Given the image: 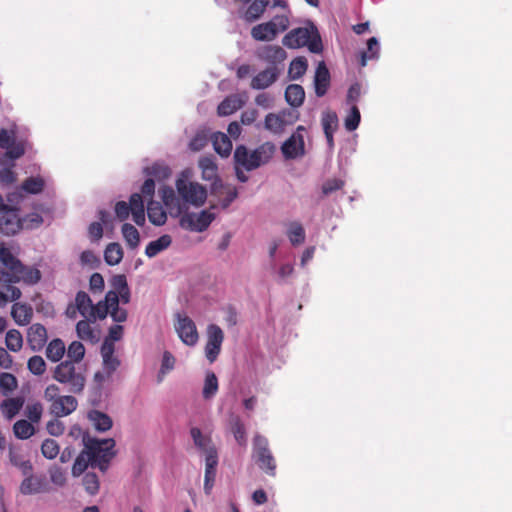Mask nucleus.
<instances>
[{"label": "nucleus", "mask_w": 512, "mask_h": 512, "mask_svg": "<svg viewBox=\"0 0 512 512\" xmlns=\"http://www.w3.org/2000/svg\"><path fill=\"white\" fill-rule=\"evenodd\" d=\"M122 235L131 249H135L140 243L139 231L129 223H124L121 228Z\"/></svg>", "instance_id": "79ce46f5"}, {"label": "nucleus", "mask_w": 512, "mask_h": 512, "mask_svg": "<svg viewBox=\"0 0 512 512\" xmlns=\"http://www.w3.org/2000/svg\"><path fill=\"white\" fill-rule=\"evenodd\" d=\"M66 351L64 342L59 339H53L46 348V356L52 362H58L62 359Z\"/></svg>", "instance_id": "4c0bfd02"}, {"label": "nucleus", "mask_w": 512, "mask_h": 512, "mask_svg": "<svg viewBox=\"0 0 512 512\" xmlns=\"http://www.w3.org/2000/svg\"><path fill=\"white\" fill-rule=\"evenodd\" d=\"M305 99L304 88L299 84H290L285 90V100L292 107H300Z\"/></svg>", "instance_id": "7c9ffc66"}, {"label": "nucleus", "mask_w": 512, "mask_h": 512, "mask_svg": "<svg viewBox=\"0 0 512 512\" xmlns=\"http://www.w3.org/2000/svg\"><path fill=\"white\" fill-rule=\"evenodd\" d=\"M210 138H211L214 150L221 157H227L230 155L231 150H232V142L226 134H224L222 132H215L210 136Z\"/></svg>", "instance_id": "a878e982"}, {"label": "nucleus", "mask_w": 512, "mask_h": 512, "mask_svg": "<svg viewBox=\"0 0 512 512\" xmlns=\"http://www.w3.org/2000/svg\"><path fill=\"white\" fill-rule=\"evenodd\" d=\"M42 412L43 407L39 402L28 405L26 408V416L32 423H38L40 421Z\"/></svg>", "instance_id": "e2e57ef3"}, {"label": "nucleus", "mask_w": 512, "mask_h": 512, "mask_svg": "<svg viewBox=\"0 0 512 512\" xmlns=\"http://www.w3.org/2000/svg\"><path fill=\"white\" fill-rule=\"evenodd\" d=\"M115 346L109 340H104L101 345L103 367L108 376L112 375L120 366V361L114 356Z\"/></svg>", "instance_id": "412c9836"}, {"label": "nucleus", "mask_w": 512, "mask_h": 512, "mask_svg": "<svg viewBox=\"0 0 512 512\" xmlns=\"http://www.w3.org/2000/svg\"><path fill=\"white\" fill-rule=\"evenodd\" d=\"M17 388V379L13 374L3 372L0 374V390L7 396Z\"/></svg>", "instance_id": "5fc2aeb1"}, {"label": "nucleus", "mask_w": 512, "mask_h": 512, "mask_svg": "<svg viewBox=\"0 0 512 512\" xmlns=\"http://www.w3.org/2000/svg\"><path fill=\"white\" fill-rule=\"evenodd\" d=\"M22 220V227L25 226L28 229H34L43 223V218L38 213H31L24 217Z\"/></svg>", "instance_id": "338daca9"}, {"label": "nucleus", "mask_w": 512, "mask_h": 512, "mask_svg": "<svg viewBox=\"0 0 512 512\" xmlns=\"http://www.w3.org/2000/svg\"><path fill=\"white\" fill-rule=\"evenodd\" d=\"M223 340L222 329L216 324H210L207 328V343L205 346V356L210 363L217 359Z\"/></svg>", "instance_id": "f8f14e48"}, {"label": "nucleus", "mask_w": 512, "mask_h": 512, "mask_svg": "<svg viewBox=\"0 0 512 512\" xmlns=\"http://www.w3.org/2000/svg\"><path fill=\"white\" fill-rule=\"evenodd\" d=\"M252 458L258 467L270 476L276 474V461L269 448L268 439L260 434L253 438Z\"/></svg>", "instance_id": "423d86ee"}, {"label": "nucleus", "mask_w": 512, "mask_h": 512, "mask_svg": "<svg viewBox=\"0 0 512 512\" xmlns=\"http://www.w3.org/2000/svg\"><path fill=\"white\" fill-rule=\"evenodd\" d=\"M269 4L270 0L252 1L244 13V19L249 23L257 21L264 14Z\"/></svg>", "instance_id": "c85d7f7f"}, {"label": "nucleus", "mask_w": 512, "mask_h": 512, "mask_svg": "<svg viewBox=\"0 0 512 512\" xmlns=\"http://www.w3.org/2000/svg\"><path fill=\"white\" fill-rule=\"evenodd\" d=\"M44 180L40 177H29L21 185V189L30 194H38L44 188Z\"/></svg>", "instance_id": "864d4df0"}, {"label": "nucleus", "mask_w": 512, "mask_h": 512, "mask_svg": "<svg viewBox=\"0 0 512 512\" xmlns=\"http://www.w3.org/2000/svg\"><path fill=\"white\" fill-rule=\"evenodd\" d=\"M119 304V297L115 291H108L105 298L99 301L97 304H93L91 314L88 317V321H95L96 319H105L110 314L112 305Z\"/></svg>", "instance_id": "dca6fc26"}, {"label": "nucleus", "mask_w": 512, "mask_h": 512, "mask_svg": "<svg viewBox=\"0 0 512 512\" xmlns=\"http://www.w3.org/2000/svg\"><path fill=\"white\" fill-rule=\"evenodd\" d=\"M105 282L100 273H93L89 280V289L93 293H100L104 290Z\"/></svg>", "instance_id": "69168bd1"}, {"label": "nucleus", "mask_w": 512, "mask_h": 512, "mask_svg": "<svg viewBox=\"0 0 512 512\" xmlns=\"http://www.w3.org/2000/svg\"><path fill=\"white\" fill-rule=\"evenodd\" d=\"M28 146L26 137L19 135L18 128L15 126L10 130H0V148L5 149V156L12 160H17L25 154Z\"/></svg>", "instance_id": "0eeeda50"}, {"label": "nucleus", "mask_w": 512, "mask_h": 512, "mask_svg": "<svg viewBox=\"0 0 512 512\" xmlns=\"http://www.w3.org/2000/svg\"><path fill=\"white\" fill-rule=\"evenodd\" d=\"M11 316L18 325L25 326L32 319L33 309L28 304L14 303L11 309Z\"/></svg>", "instance_id": "b1692460"}, {"label": "nucleus", "mask_w": 512, "mask_h": 512, "mask_svg": "<svg viewBox=\"0 0 512 512\" xmlns=\"http://www.w3.org/2000/svg\"><path fill=\"white\" fill-rule=\"evenodd\" d=\"M84 450L77 456L72 467V475L80 476L90 465L102 472L107 471L115 456V441L112 438L98 439L89 434L83 435Z\"/></svg>", "instance_id": "f03ea898"}, {"label": "nucleus", "mask_w": 512, "mask_h": 512, "mask_svg": "<svg viewBox=\"0 0 512 512\" xmlns=\"http://www.w3.org/2000/svg\"><path fill=\"white\" fill-rule=\"evenodd\" d=\"M208 142V134L206 131H198L189 142V148L192 151H200Z\"/></svg>", "instance_id": "680f3d73"}, {"label": "nucleus", "mask_w": 512, "mask_h": 512, "mask_svg": "<svg viewBox=\"0 0 512 512\" xmlns=\"http://www.w3.org/2000/svg\"><path fill=\"white\" fill-rule=\"evenodd\" d=\"M287 125L281 114L269 113L265 117L264 127L273 134H281Z\"/></svg>", "instance_id": "f704fd0d"}, {"label": "nucleus", "mask_w": 512, "mask_h": 512, "mask_svg": "<svg viewBox=\"0 0 512 512\" xmlns=\"http://www.w3.org/2000/svg\"><path fill=\"white\" fill-rule=\"evenodd\" d=\"M286 235L292 246L301 245L304 243L306 238V233L302 224L297 221H293L288 224Z\"/></svg>", "instance_id": "473e14b6"}, {"label": "nucleus", "mask_w": 512, "mask_h": 512, "mask_svg": "<svg viewBox=\"0 0 512 512\" xmlns=\"http://www.w3.org/2000/svg\"><path fill=\"white\" fill-rule=\"evenodd\" d=\"M47 486L48 483L44 475H30L22 481L20 492L23 495L38 494L47 491Z\"/></svg>", "instance_id": "aec40b11"}, {"label": "nucleus", "mask_w": 512, "mask_h": 512, "mask_svg": "<svg viewBox=\"0 0 512 512\" xmlns=\"http://www.w3.org/2000/svg\"><path fill=\"white\" fill-rule=\"evenodd\" d=\"M251 36L257 41H272L276 38V31L269 22L261 23L251 29Z\"/></svg>", "instance_id": "c9c22d12"}, {"label": "nucleus", "mask_w": 512, "mask_h": 512, "mask_svg": "<svg viewBox=\"0 0 512 512\" xmlns=\"http://www.w3.org/2000/svg\"><path fill=\"white\" fill-rule=\"evenodd\" d=\"M0 262L3 266H5L8 270H10L11 274L19 267L21 261L13 255L11 250L6 247H0Z\"/></svg>", "instance_id": "a18cd8bd"}, {"label": "nucleus", "mask_w": 512, "mask_h": 512, "mask_svg": "<svg viewBox=\"0 0 512 512\" xmlns=\"http://www.w3.org/2000/svg\"><path fill=\"white\" fill-rule=\"evenodd\" d=\"M22 228L19 209L8 206L0 209V233L5 236L15 235Z\"/></svg>", "instance_id": "9d476101"}, {"label": "nucleus", "mask_w": 512, "mask_h": 512, "mask_svg": "<svg viewBox=\"0 0 512 512\" xmlns=\"http://www.w3.org/2000/svg\"><path fill=\"white\" fill-rule=\"evenodd\" d=\"M147 215L149 221L155 226H162L167 221V212L160 202L150 200L147 204Z\"/></svg>", "instance_id": "393cba45"}, {"label": "nucleus", "mask_w": 512, "mask_h": 512, "mask_svg": "<svg viewBox=\"0 0 512 512\" xmlns=\"http://www.w3.org/2000/svg\"><path fill=\"white\" fill-rule=\"evenodd\" d=\"M379 42L376 37H371L367 42V51L361 52V66L364 67L367 64L368 59H377L379 54Z\"/></svg>", "instance_id": "49530a36"}, {"label": "nucleus", "mask_w": 512, "mask_h": 512, "mask_svg": "<svg viewBox=\"0 0 512 512\" xmlns=\"http://www.w3.org/2000/svg\"><path fill=\"white\" fill-rule=\"evenodd\" d=\"M271 27L276 31V36L279 33L286 31L290 25L289 16L287 14L275 15L268 21Z\"/></svg>", "instance_id": "13d9d810"}, {"label": "nucleus", "mask_w": 512, "mask_h": 512, "mask_svg": "<svg viewBox=\"0 0 512 512\" xmlns=\"http://www.w3.org/2000/svg\"><path fill=\"white\" fill-rule=\"evenodd\" d=\"M123 258V250L119 243H109L104 251V260L110 265L114 266L121 262Z\"/></svg>", "instance_id": "58836bf2"}, {"label": "nucleus", "mask_w": 512, "mask_h": 512, "mask_svg": "<svg viewBox=\"0 0 512 512\" xmlns=\"http://www.w3.org/2000/svg\"><path fill=\"white\" fill-rule=\"evenodd\" d=\"M266 270L274 281L280 285L287 284L294 275V265L291 262H283L281 259L267 262Z\"/></svg>", "instance_id": "4468645a"}, {"label": "nucleus", "mask_w": 512, "mask_h": 512, "mask_svg": "<svg viewBox=\"0 0 512 512\" xmlns=\"http://www.w3.org/2000/svg\"><path fill=\"white\" fill-rule=\"evenodd\" d=\"M5 343L9 350L13 352L19 351L23 344L21 333L15 329L9 330L6 334Z\"/></svg>", "instance_id": "603ef678"}, {"label": "nucleus", "mask_w": 512, "mask_h": 512, "mask_svg": "<svg viewBox=\"0 0 512 512\" xmlns=\"http://www.w3.org/2000/svg\"><path fill=\"white\" fill-rule=\"evenodd\" d=\"M41 272L33 266H26L22 262L11 274L8 282H23L27 285H35L41 280Z\"/></svg>", "instance_id": "2eb2a0df"}, {"label": "nucleus", "mask_w": 512, "mask_h": 512, "mask_svg": "<svg viewBox=\"0 0 512 512\" xmlns=\"http://www.w3.org/2000/svg\"><path fill=\"white\" fill-rule=\"evenodd\" d=\"M21 297L19 288L10 284L0 287V307L6 306L9 301H16Z\"/></svg>", "instance_id": "c03bdc74"}, {"label": "nucleus", "mask_w": 512, "mask_h": 512, "mask_svg": "<svg viewBox=\"0 0 512 512\" xmlns=\"http://www.w3.org/2000/svg\"><path fill=\"white\" fill-rule=\"evenodd\" d=\"M321 123H322L324 133H327V132L334 133V131L338 127L337 114L333 111H324L322 113Z\"/></svg>", "instance_id": "6e6d98bb"}, {"label": "nucleus", "mask_w": 512, "mask_h": 512, "mask_svg": "<svg viewBox=\"0 0 512 512\" xmlns=\"http://www.w3.org/2000/svg\"><path fill=\"white\" fill-rule=\"evenodd\" d=\"M244 105V101L239 95H230L226 97L218 105V114L220 116H228L240 109Z\"/></svg>", "instance_id": "c756f323"}, {"label": "nucleus", "mask_w": 512, "mask_h": 512, "mask_svg": "<svg viewBox=\"0 0 512 512\" xmlns=\"http://www.w3.org/2000/svg\"><path fill=\"white\" fill-rule=\"evenodd\" d=\"M13 431L17 438L24 440L31 437L34 434L35 429L27 420H18L13 425Z\"/></svg>", "instance_id": "de8ad7c7"}, {"label": "nucleus", "mask_w": 512, "mask_h": 512, "mask_svg": "<svg viewBox=\"0 0 512 512\" xmlns=\"http://www.w3.org/2000/svg\"><path fill=\"white\" fill-rule=\"evenodd\" d=\"M190 435L193 439L194 445L204 454L210 453V450H216L212 439L209 436L202 434V431L198 427H192L190 429Z\"/></svg>", "instance_id": "cd10ccee"}, {"label": "nucleus", "mask_w": 512, "mask_h": 512, "mask_svg": "<svg viewBox=\"0 0 512 512\" xmlns=\"http://www.w3.org/2000/svg\"><path fill=\"white\" fill-rule=\"evenodd\" d=\"M306 128L298 126L295 132L283 142L281 152L286 160L301 158L305 155L304 133Z\"/></svg>", "instance_id": "1a4fd4ad"}, {"label": "nucleus", "mask_w": 512, "mask_h": 512, "mask_svg": "<svg viewBox=\"0 0 512 512\" xmlns=\"http://www.w3.org/2000/svg\"><path fill=\"white\" fill-rule=\"evenodd\" d=\"M218 391V379L213 372H208L205 377L202 396L204 399H212Z\"/></svg>", "instance_id": "37998d69"}, {"label": "nucleus", "mask_w": 512, "mask_h": 512, "mask_svg": "<svg viewBox=\"0 0 512 512\" xmlns=\"http://www.w3.org/2000/svg\"><path fill=\"white\" fill-rule=\"evenodd\" d=\"M308 64L307 60L303 57L295 58L289 67V76L292 80L299 79L302 77L306 70H307Z\"/></svg>", "instance_id": "8fccbe9b"}, {"label": "nucleus", "mask_w": 512, "mask_h": 512, "mask_svg": "<svg viewBox=\"0 0 512 512\" xmlns=\"http://www.w3.org/2000/svg\"><path fill=\"white\" fill-rule=\"evenodd\" d=\"M198 165L202 172V179L212 182L211 190L213 193L223 187V183L218 176V166L212 156L200 158Z\"/></svg>", "instance_id": "ddd939ff"}, {"label": "nucleus", "mask_w": 512, "mask_h": 512, "mask_svg": "<svg viewBox=\"0 0 512 512\" xmlns=\"http://www.w3.org/2000/svg\"><path fill=\"white\" fill-rule=\"evenodd\" d=\"M80 262L82 265H88L91 268H95L100 263V260L93 251L85 250L80 255Z\"/></svg>", "instance_id": "774afa93"}, {"label": "nucleus", "mask_w": 512, "mask_h": 512, "mask_svg": "<svg viewBox=\"0 0 512 512\" xmlns=\"http://www.w3.org/2000/svg\"><path fill=\"white\" fill-rule=\"evenodd\" d=\"M230 428L231 432L240 446H246L247 444V436L246 429L238 416H232L230 419Z\"/></svg>", "instance_id": "a19ab883"}, {"label": "nucleus", "mask_w": 512, "mask_h": 512, "mask_svg": "<svg viewBox=\"0 0 512 512\" xmlns=\"http://www.w3.org/2000/svg\"><path fill=\"white\" fill-rule=\"evenodd\" d=\"M88 320H81L76 325V331L79 338L86 340L93 337V330Z\"/></svg>", "instance_id": "0e129e2a"}, {"label": "nucleus", "mask_w": 512, "mask_h": 512, "mask_svg": "<svg viewBox=\"0 0 512 512\" xmlns=\"http://www.w3.org/2000/svg\"><path fill=\"white\" fill-rule=\"evenodd\" d=\"M83 485L88 494L95 495L99 491V479L96 473H86L83 477Z\"/></svg>", "instance_id": "4d7b16f0"}, {"label": "nucleus", "mask_w": 512, "mask_h": 512, "mask_svg": "<svg viewBox=\"0 0 512 512\" xmlns=\"http://www.w3.org/2000/svg\"><path fill=\"white\" fill-rule=\"evenodd\" d=\"M29 371L37 376L42 375L46 370V363L41 356H32L27 363Z\"/></svg>", "instance_id": "bf43d9fd"}, {"label": "nucleus", "mask_w": 512, "mask_h": 512, "mask_svg": "<svg viewBox=\"0 0 512 512\" xmlns=\"http://www.w3.org/2000/svg\"><path fill=\"white\" fill-rule=\"evenodd\" d=\"M280 70L276 66H269L252 78L251 88L263 90L270 87L278 79Z\"/></svg>", "instance_id": "f3484780"}, {"label": "nucleus", "mask_w": 512, "mask_h": 512, "mask_svg": "<svg viewBox=\"0 0 512 512\" xmlns=\"http://www.w3.org/2000/svg\"><path fill=\"white\" fill-rule=\"evenodd\" d=\"M360 120L361 115L358 107L356 105H352L344 120L345 129L349 132L356 130L360 124Z\"/></svg>", "instance_id": "3c124183"}, {"label": "nucleus", "mask_w": 512, "mask_h": 512, "mask_svg": "<svg viewBox=\"0 0 512 512\" xmlns=\"http://www.w3.org/2000/svg\"><path fill=\"white\" fill-rule=\"evenodd\" d=\"M78 401L74 396H60L51 404V413L56 417H63L71 414L77 409Z\"/></svg>", "instance_id": "6ab92c4d"}, {"label": "nucleus", "mask_w": 512, "mask_h": 512, "mask_svg": "<svg viewBox=\"0 0 512 512\" xmlns=\"http://www.w3.org/2000/svg\"><path fill=\"white\" fill-rule=\"evenodd\" d=\"M88 419L93 423L98 432H106L112 428L113 421L111 417L99 410H91L88 412Z\"/></svg>", "instance_id": "bb28decb"}, {"label": "nucleus", "mask_w": 512, "mask_h": 512, "mask_svg": "<svg viewBox=\"0 0 512 512\" xmlns=\"http://www.w3.org/2000/svg\"><path fill=\"white\" fill-rule=\"evenodd\" d=\"M23 404L24 400L21 397L9 398L2 401L0 409L3 415L11 420L19 413Z\"/></svg>", "instance_id": "72a5a7b5"}, {"label": "nucleus", "mask_w": 512, "mask_h": 512, "mask_svg": "<svg viewBox=\"0 0 512 512\" xmlns=\"http://www.w3.org/2000/svg\"><path fill=\"white\" fill-rule=\"evenodd\" d=\"M175 330L182 340L188 346H193L198 341V332L194 321L184 313H176Z\"/></svg>", "instance_id": "9b49d317"}, {"label": "nucleus", "mask_w": 512, "mask_h": 512, "mask_svg": "<svg viewBox=\"0 0 512 512\" xmlns=\"http://www.w3.org/2000/svg\"><path fill=\"white\" fill-rule=\"evenodd\" d=\"M330 84V73L324 62H320L316 68L314 76L315 94L323 97Z\"/></svg>", "instance_id": "5701e85b"}, {"label": "nucleus", "mask_w": 512, "mask_h": 512, "mask_svg": "<svg viewBox=\"0 0 512 512\" xmlns=\"http://www.w3.org/2000/svg\"><path fill=\"white\" fill-rule=\"evenodd\" d=\"M85 347L80 341H73L67 349L68 361L81 365L80 362L84 358Z\"/></svg>", "instance_id": "09e8293b"}, {"label": "nucleus", "mask_w": 512, "mask_h": 512, "mask_svg": "<svg viewBox=\"0 0 512 512\" xmlns=\"http://www.w3.org/2000/svg\"><path fill=\"white\" fill-rule=\"evenodd\" d=\"M176 192L169 187L164 186L160 190L161 199L172 218H178L183 212L188 210L189 206L199 208L203 206L207 199L206 187L191 180L190 170H184L175 181Z\"/></svg>", "instance_id": "f257e3e1"}, {"label": "nucleus", "mask_w": 512, "mask_h": 512, "mask_svg": "<svg viewBox=\"0 0 512 512\" xmlns=\"http://www.w3.org/2000/svg\"><path fill=\"white\" fill-rule=\"evenodd\" d=\"M172 243V238L170 235L165 234L160 236L158 239L153 240L148 243L145 248V254L149 258H153L158 255L160 252L167 249Z\"/></svg>", "instance_id": "2f4dec72"}, {"label": "nucleus", "mask_w": 512, "mask_h": 512, "mask_svg": "<svg viewBox=\"0 0 512 512\" xmlns=\"http://www.w3.org/2000/svg\"><path fill=\"white\" fill-rule=\"evenodd\" d=\"M27 341L33 351H40L47 341L46 328L39 324H33L28 329Z\"/></svg>", "instance_id": "4be33fe9"}, {"label": "nucleus", "mask_w": 512, "mask_h": 512, "mask_svg": "<svg viewBox=\"0 0 512 512\" xmlns=\"http://www.w3.org/2000/svg\"><path fill=\"white\" fill-rule=\"evenodd\" d=\"M284 46L290 49L307 47L312 53H321L323 44L321 36L315 24L308 21L306 26L289 31L282 40Z\"/></svg>", "instance_id": "7ed1b4c3"}, {"label": "nucleus", "mask_w": 512, "mask_h": 512, "mask_svg": "<svg viewBox=\"0 0 512 512\" xmlns=\"http://www.w3.org/2000/svg\"><path fill=\"white\" fill-rule=\"evenodd\" d=\"M86 368L71 361H62L53 371V379L74 394L83 392L86 385Z\"/></svg>", "instance_id": "39448f33"}, {"label": "nucleus", "mask_w": 512, "mask_h": 512, "mask_svg": "<svg viewBox=\"0 0 512 512\" xmlns=\"http://www.w3.org/2000/svg\"><path fill=\"white\" fill-rule=\"evenodd\" d=\"M276 146L272 142H265L250 151L244 145H239L234 151L235 164L241 165L246 171H252L268 163L275 153Z\"/></svg>", "instance_id": "20e7f679"}, {"label": "nucleus", "mask_w": 512, "mask_h": 512, "mask_svg": "<svg viewBox=\"0 0 512 512\" xmlns=\"http://www.w3.org/2000/svg\"><path fill=\"white\" fill-rule=\"evenodd\" d=\"M178 218H180L179 225L183 229L193 232H203L215 219V214L208 210H202L199 213L186 210Z\"/></svg>", "instance_id": "6e6552de"}, {"label": "nucleus", "mask_w": 512, "mask_h": 512, "mask_svg": "<svg viewBox=\"0 0 512 512\" xmlns=\"http://www.w3.org/2000/svg\"><path fill=\"white\" fill-rule=\"evenodd\" d=\"M256 55L260 60L273 66L283 62L287 57L286 51L278 45H265L257 50Z\"/></svg>", "instance_id": "a211bd4d"}, {"label": "nucleus", "mask_w": 512, "mask_h": 512, "mask_svg": "<svg viewBox=\"0 0 512 512\" xmlns=\"http://www.w3.org/2000/svg\"><path fill=\"white\" fill-rule=\"evenodd\" d=\"M75 306L77 311L86 319H88L89 315H92L91 311L93 303L90 296L86 292H77L75 297Z\"/></svg>", "instance_id": "ea45409f"}, {"label": "nucleus", "mask_w": 512, "mask_h": 512, "mask_svg": "<svg viewBox=\"0 0 512 512\" xmlns=\"http://www.w3.org/2000/svg\"><path fill=\"white\" fill-rule=\"evenodd\" d=\"M143 172L159 181L168 179L172 174L170 167L163 162H155L152 166L145 167Z\"/></svg>", "instance_id": "e433bc0d"}, {"label": "nucleus", "mask_w": 512, "mask_h": 512, "mask_svg": "<svg viewBox=\"0 0 512 512\" xmlns=\"http://www.w3.org/2000/svg\"><path fill=\"white\" fill-rule=\"evenodd\" d=\"M41 452L47 459H54L59 454V445L53 439H46L41 445Z\"/></svg>", "instance_id": "052dcab7"}]
</instances>
